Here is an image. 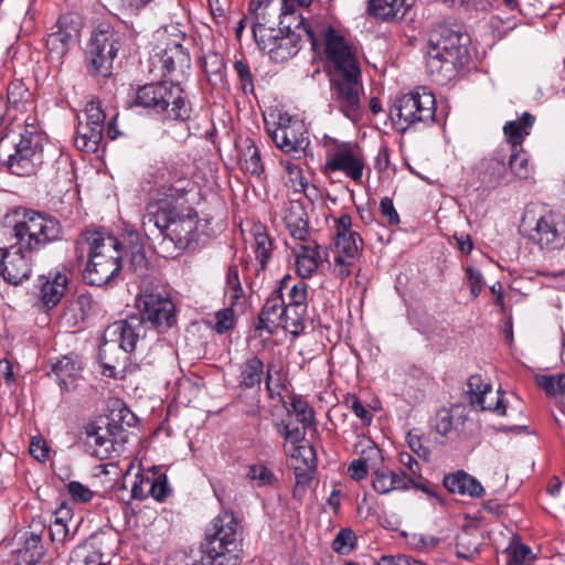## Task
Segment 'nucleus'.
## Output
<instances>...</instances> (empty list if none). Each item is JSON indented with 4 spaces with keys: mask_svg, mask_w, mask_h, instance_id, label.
Returning a JSON list of instances; mask_svg holds the SVG:
<instances>
[{
    "mask_svg": "<svg viewBox=\"0 0 565 565\" xmlns=\"http://www.w3.org/2000/svg\"><path fill=\"white\" fill-rule=\"evenodd\" d=\"M469 38L448 25H438L428 38L426 68L431 79L446 84L467 61Z\"/></svg>",
    "mask_w": 565,
    "mask_h": 565,
    "instance_id": "f257e3e1",
    "label": "nucleus"
},
{
    "mask_svg": "<svg viewBox=\"0 0 565 565\" xmlns=\"http://www.w3.org/2000/svg\"><path fill=\"white\" fill-rule=\"evenodd\" d=\"M156 45L149 57V72L156 76L167 77L181 85L190 75L191 57L183 46L185 33L178 23L159 29L154 33Z\"/></svg>",
    "mask_w": 565,
    "mask_h": 565,
    "instance_id": "f03ea898",
    "label": "nucleus"
},
{
    "mask_svg": "<svg viewBox=\"0 0 565 565\" xmlns=\"http://www.w3.org/2000/svg\"><path fill=\"white\" fill-rule=\"evenodd\" d=\"M13 217L17 243L10 249L0 248V276L12 285H19L29 279L32 273L35 211L19 207Z\"/></svg>",
    "mask_w": 565,
    "mask_h": 565,
    "instance_id": "7ed1b4c3",
    "label": "nucleus"
},
{
    "mask_svg": "<svg viewBox=\"0 0 565 565\" xmlns=\"http://www.w3.org/2000/svg\"><path fill=\"white\" fill-rule=\"evenodd\" d=\"M141 331L142 323L137 316L115 321L105 329L98 354L105 375L124 377Z\"/></svg>",
    "mask_w": 565,
    "mask_h": 565,
    "instance_id": "20e7f679",
    "label": "nucleus"
},
{
    "mask_svg": "<svg viewBox=\"0 0 565 565\" xmlns=\"http://www.w3.org/2000/svg\"><path fill=\"white\" fill-rule=\"evenodd\" d=\"M242 539L238 523L231 512H222L206 530L201 554L209 565H238L242 559Z\"/></svg>",
    "mask_w": 565,
    "mask_h": 565,
    "instance_id": "39448f33",
    "label": "nucleus"
},
{
    "mask_svg": "<svg viewBox=\"0 0 565 565\" xmlns=\"http://www.w3.org/2000/svg\"><path fill=\"white\" fill-rule=\"evenodd\" d=\"M135 103L172 120H186L191 106L181 85L172 82L146 84L138 88Z\"/></svg>",
    "mask_w": 565,
    "mask_h": 565,
    "instance_id": "423d86ee",
    "label": "nucleus"
},
{
    "mask_svg": "<svg viewBox=\"0 0 565 565\" xmlns=\"http://www.w3.org/2000/svg\"><path fill=\"white\" fill-rule=\"evenodd\" d=\"M294 18L298 20L295 29H301L306 33L313 50L318 45L317 33L322 38L324 55L330 66V75L332 73H349L360 70L356 49L339 31L329 25H321L318 31H313L310 24L300 15Z\"/></svg>",
    "mask_w": 565,
    "mask_h": 565,
    "instance_id": "0eeeda50",
    "label": "nucleus"
},
{
    "mask_svg": "<svg viewBox=\"0 0 565 565\" xmlns=\"http://www.w3.org/2000/svg\"><path fill=\"white\" fill-rule=\"evenodd\" d=\"M93 255L84 271V279L92 286L110 282L121 270V244L110 235L104 236L100 244L92 238Z\"/></svg>",
    "mask_w": 565,
    "mask_h": 565,
    "instance_id": "6e6552de",
    "label": "nucleus"
},
{
    "mask_svg": "<svg viewBox=\"0 0 565 565\" xmlns=\"http://www.w3.org/2000/svg\"><path fill=\"white\" fill-rule=\"evenodd\" d=\"M435 105V96L422 88L396 97L392 104L390 116L394 126L404 132L418 122H433Z\"/></svg>",
    "mask_w": 565,
    "mask_h": 565,
    "instance_id": "1a4fd4ad",
    "label": "nucleus"
},
{
    "mask_svg": "<svg viewBox=\"0 0 565 565\" xmlns=\"http://www.w3.org/2000/svg\"><path fill=\"white\" fill-rule=\"evenodd\" d=\"M521 232L541 249L555 250L565 244V223L561 214L548 211L537 217L527 212Z\"/></svg>",
    "mask_w": 565,
    "mask_h": 565,
    "instance_id": "9d476101",
    "label": "nucleus"
},
{
    "mask_svg": "<svg viewBox=\"0 0 565 565\" xmlns=\"http://www.w3.org/2000/svg\"><path fill=\"white\" fill-rule=\"evenodd\" d=\"M332 106L347 118L356 122L362 117L361 70L349 73H332L330 75Z\"/></svg>",
    "mask_w": 565,
    "mask_h": 565,
    "instance_id": "9b49d317",
    "label": "nucleus"
},
{
    "mask_svg": "<svg viewBox=\"0 0 565 565\" xmlns=\"http://www.w3.org/2000/svg\"><path fill=\"white\" fill-rule=\"evenodd\" d=\"M118 50L119 36L113 29L109 26L96 29L86 49L88 71L95 76H110Z\"/></svg>",
    "mask_w": 565,
    "mask_h": 565,
    "instance_id": "f8f14e48",
    "label": "nucleus"
},
{
    "mask_svg": "<svg viewBox=\"0 0 565 565\" xmlns=\"http://www.w3.org/2000/svg\"><path fill=\"white\" fill-rule=\"evenodd\" d=\"M196 220L198 214L192 209L177 213L162 239L153 244L154 252L163 258L179 256L193 241Z\"/></svg>",
    "mask_w": 565,
    "mask_h": 565,
    "instance_id": "ddd939ff",
    "label": "nucleus"
},
{
    "mask_svg": "<svg viewBox=\"0 0 565 565\" xmlns=\"http://www.w3.org/2000/svg\"><path fill=\"white\" fill-rule=\"evenodd\" d=\"M140 317H137L142 323L141 338L145 337L146 324L164 332L177 321L175 308L167 294L158 290H145L139 299Z\"/></svg>",
    "mask_w": 565,
    "mask_h": 565,
    "instance_id": "4468645a",
    "label": "nucleus"
},
{
    "mask_svg": "<svg viewBox=\"0 0 565 565\" xmlns=\"http://www.w3.org/2000/svg\"><path fill=\"white\" fill-rule=\"evenodd\" d=\"M185 193L184 188H169L164 194L167 199L149 202L142 216L141 228L145 236L153 244L162 239L167 233L170 222L177 213L173 211L168 199L178 200Z\"/></svg>",
    "mask_w": 565,
    "mask_h": 565,
    "instance_id": "2eb2a0df",
    "label": "nucleus"
},
{
    "mask_svg": "<svg viewBox=\"0 0 565 565\" xmlns=\"http://www.w3.org/2000/svg\"><path fill=\"white\" fill-rule=\"evenodd\" d=\"M258 47L265 51L269 58L275 62H284L295 56L301 42V35L292 31L290 24L279 21V28L270 32H259L255 38Z\"/></svg>",
    "mask_w": 565,
    "mask_h": 565,
    "instance_id": "dca6fc26",
    "label": "nucleus"
},
{
    "mask_svg": "<svg viewBox=\"0 0 565 565\" xmlns=\"http://www.w3.org/2000/svg\"><path fill=\"white\" fill-rule=\"evenodd\" d=\"M249 12L254 17L253 35L259 36V32H270L279 28V21L292 17L295 4L286 0H250Z\"/></svg>",
    "mask_w": 565,
    "mask_h": 565,
    "instance_id": "f3484780",
    "label": "nucleus"
},
{
    "mask_svg": "<svg viewBox=\"0 0 565 565\" xmlns=\"http://www.w3.org/2000/svg\"><path fill=\"white\" fill-rule=\"evenodd\" d=\"M85 121L78 120L75 146L81 151L95 153L103 140L105 113L97 100H89L85 106Z\"/></svg>",
    "mask_w": 565,
    "mask_h": 565,
    "instance_id": "a211bd4d",
    "label": "nucleus"
},
{
    "mask_svg": "<svg viewBox=\"0 0 565 565\" xmlns=\"http://www.w3.org/2000/svg\"><path fill=\"white\" fill-rule=\"evenodd\" d=\"M126 441L125 430L115 419L106 418L104 425L89 424L86 426L85 443L90 449V454L96 458L104 460L111 457L117 451L115 445Z\"/></svg>",
    "mask_w": 565,
    "mask_h": 565,
    "instance_id": "6ab92c4d",
    "label": "nucleus"
},
{
    "mask_svg": "<svg viewBox=\"0 0 565 565\" xmlns=\"http://www.w3.org/2000/svg\"><path fill=\"white\" fill-rule=\"evenodd\" d=\"M268 132L276 146L294 158H299L309 145L305 125L298 119L280 116L278 126Z\"/></svg>",
    "mask_w": 565,
    "mask_h": 565,
    "instance_id": "aec40b11",
    "label": "nucleus"
},
{
    "mask_svg": "<svg viewBox=\"0 0 565 565\" xmlns=\"http://www.w3.org/2000/svg\"><path fill=\"white\" fill-rule=\"evenodd\" d=\"M363 248V241L359 233H337L333 243V273L340 279H345L352 274L355 262Z\"/></svg>",
    "mask_w": 565,
    "mask_h": 565,
    "instance_id": "412c9836",
    "label": "nucleus"
},
{
    "mask_svg": "<svg viewBox=\"0 0 565 565\" xmlns=\"http://www.w3.org/2000/svg\"><path fill=\"white\" fill-rule=\"evenodd\" d=\"M35 124L25 120L23 130L20 132L19 142L15 143L14 153L10 154L7 160V167L11 173L19 177H30L35 172Z\"/></svg>",
    "mask_w": 565,
    "mask_h": 565,
    "instance_id": "4be33fe9",
    "label": "nucleus"
},
{
    "mask_svg": "<svg viewBox=\"0 0 565 565\" xmlns=\"http://www.w3.org/2000/svg\"><path fill=\"white\" fill-rule=\"evenodd\" d=\"M290 281L291 277L285 276L280 280L279 287L267 298L258 316V323L256 324L257 331H265L268 335H273L280 327L282 316L279 313L284 307H286L282 291L288 288Z\"/></svg>",
    "mask_w": 565,
    "mask_h": 565,
    "instance_id": "5701e85b",
    "label": "nucleus"
},
{
    "mask_svg": "<svg viewBox=\"0 0 565 565\" xmlns=\"http://www.w3.org/2000/svg\"><path fill=\"white\" fill-rule=\"evenodd\" d=\"M327 168L331 171H342L353 181L359 182L363 175V161L358 158L349 145H341L327 160Z\"/></svg>",
    "mask_w": 565,
    "mask_h": 565,
    "instance_id": "b1692460",
    "label": "nucleus"
},
{
    "mask_svg": "<svg viewBox=\"0 0 565 565\" xmlns=\"http://www.w3.org/2000/svg\"><path fill=\"white\" fill-rule=\"evenodd\" d=\"M40 294L38 298L45 311H50L62 300L67 290L68 279L64 274L56 273L47 277L40 276Z\"/></svg>",
    "mask_w": 565,
    "mask_h": 565,
    "instance_id": "393cba45",
    "label": "nucleus"
},
{
    "mask_svg": "<svg viewBox=\"0 0 565 565\" xmlns=\"http://www.w3.org/2000/svg\"><path fill=\"white\" fill-rule=\"evenodd\" d=\"M468 394L472 405L479 406L482 411H492L498 414H504L505 408L502 406V399L497 398L495 404L488 403V395L492 394V386L486 382L479 374L471 375L468 379Z\"/></svg>",
    "mask_w": 565,
    "mask_h": 565,
    "instance_id": "a878e982",
    "label": "nucleus"
},
{
    "mask_svg": "<svg viewBox=\"0 0 565 565\" xmlns=\"http://www.w3.org/2000/svg\"><path fill=\"white\" fill-rule=\"evenodd\" d=\"M82 362L76 355H65L52 364V373L61 388L75 390L81 380Z\"/></svg>",
    "mask_w": 565,
    "mask_h": 565,
    "instance_id": "bb28decb",
    "label": "nucleus"
},
{
    "mask_svg": "<svg viewBox=\"0 0 565 565\" xmlns=\"http://www.w3.org/2000/svg\"><path fill=\"white\" fill-rule=\"evenodd\" d=\"M6 109H14L21 114L35 110V93L23 79L15 78L8 84Z\"/></svg>",
    "mask_w": 565,
    "mask_h": 565,
    "instance_id": "cd10ccee",
    "label": "nucleus"
},
{
    "mask_svg": "<svg viewBox=\"0 0 565 565\" xmlns=\"http://www.w3.org/2000/svg\"><path fill=\"white\" fill-rule=\"evenodd\" d=\"M264 362L256 355L248 358L239 366V385L244 388L258 387L265 379L266 388L270 391V370L265 374Z\"/></svg>",
    "mask_w": 565,
    "mask_h": 565,
    "instance_id": "c85d7f7f",
    "label": "nucleus"
},
{
    "mask_svg": "<svg viewBox=\"0 0 565 565\" xmlns=\"http://www.w3.org/2000/svg\"><path fill=\"white\" fill-rule=\"evenodd\" d=\"M372 487L377 493L387 494L395 490H407L408 481L404 472L382 467L372 472Z\"/></svg>",
    "mask_w": 565,
    "mask_h": 565,
    "instance_id": "c756f323",
    "label": "nucleus"
},
{
    "mask_svg": "<svg viewBox=\"0 0 565 565\" xmlns=\"http://www.w3.org/2000/svg\"><path fill=\"white\" fill-rule=\"evenodd\" d=\"M276 430L279 435L284 437L287 443H290L295 447V451L291 456H305L307 452L313 458V449L310 446L300 445L305 440L306 436V427H299L298 424L292 423L290 419H282L279 423L275 424Z\"/></svg>",
    "mask_w": 565,
    "mask_h": 565,
    "instance_id": "7c9ffc66",
    "label": "nucleus"
},
{
    "mask_svg": "<svg viewBox=\"0 0 565 565\" xmlns=\"http://www.w3.org/2000/svg\"><path fill=\"white\" fill-rule=\"evenodd\" d=\"M444 484L452 493L468 494L473 498L481 497L484 491L482 484L476 478L463 471L445 477Z\"/></svg>",
    "mask_w": 565,
    "mask_h": 565,
    "instance_id": "2f4dec72",
    "label": "nucleus"
},
{
    "mask_svg": "<svg viewBox=\"0 0 565 565\" xmlns=\"http://www.w3.org/2000/svg\"><path fill=\"white\" fill-rule=\"evenodd\" d=\"M290 235L299 241H306L309 235L307 212L302 204L292 202L284 217Z\"/></svg>",
    "mask_w": 565,
    "mask_h": 565,
    "instance_id": "473e14b6",
    "label": "nucleus"
},
{
    "mask_svg": "<svg viewBox=\"0 0 565 565\" xmlns=\"http://www.w3.org/2000/svg\"><path fill=\"white\" fill-rule=\"evenodd\" d=\"M415 0H369L370 11L382 19H402Z\"/></svg>",
    "mask_w": 565,
    "mask_h": 565,
    "instance_id": "72a5a7b5",
    "label": "nucleus"
},
{
    "mask_svg": "<svg viewBox=\"0 0 565 565\" xmlns=\"http://www.w3.org/2000/svg\"><path fill=\"white\" fill-rule=\"evenodd\" d=\"M17 547L12 551L13 565L35 564V533L25 531L15 535Z\"/></svg>",
    "mask_w": 565,
    "mask_h": 565,
    "instance_id": "f704fd0d",
    "label": "nucleus"
},
{
    "mask_svg": "<svg viewBox=\"0 0 565 565\" xmlns=\"http://www.w3.org/2000/svg\"><path fill=\"white\" fill-rule=\"evenodd\" d=\"M535 117L525 111L520 119L507 121L503 126V132L507 140L513 148L521 146L525 136L530 135L534 125Z\"/></svg>",
    "mask_w": 565,
    "mask_h": 565,
    "instance_id": "c9c22d12",
    "label": "nucleus"
},
{
    "mask_svg": "<svg viewBox=\"0 0 565 565\" xmlns=\"http://www.w3.org/2000/svg\"><path fill=\"white\" fill-rule=\"evenodd\" d=\"M535 383L548 396L556 398L561 409L565 408V374H539L535 376Z\"/></svg>",
    "mask_w": 565,
    "mask_h": 565,
    "instance_id": "e433bc0d",
    "label": "nucleus"
},
{
    "mask_svg": "<svg viewBox=\"0 0 565 565\" xmlns=\"http://www.w3.org/2000/svg\"><path fill=\"white\" fill-rule=\"evenodd\" d=\"M481 535L476 529H463L456 537L457 555L469 559L479 553Z\"/></svg>",
    "mask_w": 565,
    "mask_h": 565,
    "instance_id": "4c0bfd02",
    "label": "nucleus"
},
{
    "mask_svg": "<svg viewBox=\"0 0 565 565\" xmlns=\"http://www.w3.org/2000/svg\"><path fill=\"white\" fill-rule=\"evenodd\" d=\"M38 245L60 241L62 238V226L60 222L51 216L38 212Z\"/></svg>",
    "mask_w": 565,
    "mask_h": 565,
    "instance_id": "58836bf2",
    "label": "nucleus"
},
{
    "mask_svg": "<svg viewBox=\"0 0 565 565\" xmlns=\"http://www.w3.org/2000/svg\"><path fill=\"white\" fill-rule=\"evenodd\" d=\"M241 159L243 169L252 174H260L264 166L260 159V153L255 142L250 138H245L242 141Z\"/></svg>",
    "mask_w": 565,
    "mask_h": 565,
    "instance_id": "ea45409f",
    "label": "nucleus"
},
{
    "mask_svg": "<svg viewBox=\"0 0 565 565\" xmlns=\"http://www.w3.org/2000/svg\"><path fill=\"white\" fill-rule=\"evenodd\" d=\"M255 244L256 259L259 262L260 269H265L273 249V243L262 225H255L252 230Z\"/></svg>",
    "mask_w": 565,
    "mask_h": 565,
    "instance_id": "a19ab883",
    "label": "nucleus"
},
{
    "mask_svg": "<svg viewBox=\"0 0 565 565\" xmlns=\"http://www.w3.org/2000/svg\"><path fill=\"white\" fill-rule=\"evenodd\" d=\"M202 67L210 84L216 86L223 83L225 64L220 54L210 52L204 55L202 58Z\"/></svg>",
    "mask_w": 565,
    "mask_h": 565,
    "instance_id": "79ce46f5",
    "label": "nucleus"
},
{
    "mask_svg": "<svg viewBox=\"0 0 565 565\" xmlns=\"http://www.w3.org/2000/svg\"><path fill=\"white\" fill-rule=\"evenodd\" d=\"M307 310H300L295 306H286L279 315L282 316L281 324L294 338L298 337L303 331V316Z\"/></svg>",
    "mask_w": 565,
    "mask_h": 565,
    "instance_id": "37998d69",
    "label": "nucleus"
},
{
    "mask_svg": "<svg viewBox=\"0 0 565 565\" xmlns=\"http://www.w3.org/2000/svg\"><path fill=\"white\" fill-rule=\"evenodd\" d=\"M317 252L309 246H301L297 255V271L301 277H309L318 268Z\"/></svg>",
    "mask_w": 565,
    "mask_h": 565,
    "instance_id": "c03bdc74",
    "label": "nucleus"
},
{
    "mask_svg": "<svg viewBox=\"0 0 565 565\" xmlns=\"http://www.w3.org/2000/svg\"><path fill=\"white\" fill-rule=\"evenodd\" d=\"M105 233L99 231H86L84 232L75 242V254L78 260H84L85 255L87 253L88 260L93 255V244L92 238H96L98 244L103 241Z\"/></svg>",
    "mask_w": 565,
    "mask_h": 565,
    "instance_id": "a18cd8bd",
    "label": "nucleus"
},
{
    "mask_svg": "<svg viewBox=\"0 0 565 565\" xmlns=\"http://www.w3.org/2000/svg\"><path fill=\"white\" fill-rule=\"evenodd\" d=\"M71 40L60 32L51 33L46 39V49L51 61L60 62L68 49Z\"/></svg>",
    "mask_w": 565,
    "mask_h": 565,
    "instance_id": "49530a36",
    "label": "nucleus"
},
{
    "mask_svg": "<svg viewBox=\"0 0 565 565\" xmlns=\"http://www.w3.org/2000/svg\"><path fill=\"white\" fill-rule=\"evenodd\" d=\"M81 26L79 18L74 13L63 14L57 21V32L64 34L71 41L78 36Z\"/></svg>",
    "mask_w": 565,
    "mask_h": 565,
    "instance_id": "de8ad7c7",
    "label": "nucleus"
},
{
    "mask_svg": "<svg viewBox=\"0 0 565 565\" xmlns=\"http://www.w3.org/2000/svg\"><path fill=\"white\" fill-rule=\"evenodd\" d=\"M355 541L356 536L351 529H341L332 542V548L341 555H347L353 550Z\"/></svg>",
    "mask_w": 565,
    "mask_h": 565,
    "instance_id": "09e8293b",
    "label": "nucleus"
},
{
    "mask_svg": "<svg viewBox=\"0 0 565 565\" xmlns=\"http://www.w3.org/2000/svg\"><path fill=\"white\" fill-rule=\"evenodd\" d=\"M288 298L289 302L286 303V306H295L296 308H299L300 310H307V292H308V286L303 281H298L294 286L288 288Z\"/></svg>",
    "mask_w": 565,
    "mask_h": 565,
    "instance_id": "8fccbe9b",
    "label": "nucleus"
},
{
    "mask_svg": "<svg viewBox=\"0 0 565 565\" xmlns=\"http://www.w3.org/2000/svg\"><path fill=\"white\" fill-rule=\"evenodd\" d=\"M170 488L168 486V480L164 475L152 476L150 477L149 483V495H151L156 501L162 502L170 494Z\"/></svg>",
    "mask_w": 565,
    "mask_h": 565,
    "instance_id": "3c124183",
    "label": "nucleus"
},
{
    "mask_svg": "<svg viewBox=\"0 0 565 565\" xmlns=\"http://www.w3.org/2000/svg\"><path fill=\"white\" fill-rule=\"evenodd\" d=\"M371 472H373L376 469L382 468V451L381 449L374 445L369 444L361 452V457L359 458Z\"/></svg>",
    "mask_w": 565,
    "mask_h": 565,
    "instance_id": "603ef678",
    "label": "nucleus"
},
{
    "mask_svg": "<svg viewBox=\"0 0 565 565\" xmlns=\"http://www.w3.org/2000/svg\"><path fill=\"white\" fill-rule=\"evenodd\" d=\"M290 407L291 411L296 414L299 423L305 426H311L313 424V411L309 407L307 402L300 397H294L291 399Z\"/></svg>",
    "mask_w": 565,
    "mask_h": 565,
    "instance_id": "864d4df0",
    "label": "nucleus"
},
{
    "mask_svg": "<svg viewBox=\"0 0 565 565\" xmlns=\"http://www.w3.org/2000/svg\"><path fill=\"white\" fill-rule=\"evenodd\" d=\"M247 477L256 482L257 487L270 486L275 480L274 473L263 465L250 466L247 471Z\"/></svg>",
    "mask_w": 565,
    "mask_h": 565,
    "instance_id": "5fc2aeb1",
    "label": "nucleus"
},
{
    "mask_svg": "<svg viewBox=\"0 0 565 565\" xmlns=\"http://www.w3.org/2000/svg\"><path fill=\"white\" fill-rule=\"evenodd\" d=\"M509 167L511 171L519 178L525 179L529 177V161L525 153L520 152L516 148H513V152L509 159Z\"/></svg>",
    "mask_w": 565,
    "mask_h": 565,
    "instance_id": "6e6d98bb",
    "label": "nucleus"
},
{
    "mask_svg": "<svg viewBox=\"0 0 565 565\" xmlns=\"http://www.w3.org/2000/svg\"><path fill=\"white\" fill-rule=\"evenodd\" d=\"M93 300L89 295L81 294L77 298L71 303L70 310L74 312L75 321H84L87 317L88 312L92 310Z\"/></svg>",
    "mask_w": 565,
    "mask_h": 565,
    "instance_id": "4d7b16f0",
    "label": "nucleus"
},
{
    "mask_svg": "<svg viewBox=\"0 0 565 565\" xmlns=\"http://www.w3.org/2000/svg\"><path fill=\"white\" fill-rule=\"evenodd\" d=\"M507 553L509 564L526 565L533 558L532 550L523 544L516 545L511 550H508Z\"/></svg>",
    "mask_w": 565,
    "mask_h": 565,
    "instance_id": "13d9d810",
    "label": "nucleus"
},
{
    "mask_svg": "<svg viewBox=\"0 0 565 565\" xmlns=\"http://www.w3.org/2000/svg\"><path fill=\"white\" fill-rule=\"evenodd\" d=\"M465 271L470 288V294L472 298L476 299L484 287V277L480 270L472 266H467Z\"/></svg>",
    "mask_w": 565,
    "mask_h": 565,
    "instance_id": "bf43d9fd",
    "label": "nucleus"
},
{
    "mask_svg": "<svg viewBox=\"0 0 565 565\" xmlns=\"http://www.w3.org/2000/svg\"><path fill=\"white\" fill-rule=\"evenodd\" d=\"M234 70L239 78L242 90L245 94L253 93L254 82L249 66L245 64L243 61H236L234 63Z\"/></svg>",
    "mask_w": 565,
    "mask_h": 565,
    "instance_id": "052dcab7",
    "label": "nucleus"
},
{
    "mask_svg": "<svg viewBox=\"0 0 565 565\" xmlns=\"http://www.w3.org/2000/svg\"><path fill=\"white\" fill-rule=\"evenodd\" d=\"M435 422V429L441 436H447L456 428L454 416L446 408L437 412Z\"/></svg>",
    "mask_w": 565,
    "mask_h": 565,
    "instance_id": "680f3d73",
    "label": "nucleus"
},
{
    "mask_svg": "<svg viewBox=\"0 0 565 565\" xmlns=\"http://www.w3.org/2000/svg\"><path fill=\"white\" fill-rule=\"evenodd\" d=\"M68 493L75 502L86 503L93 499V491L78 481H71L67 484Z\"/></svg>",
    "mask_w": 565,
    "mask_h": 565,
    "instance_id": "e2e57ef3",
    "label": "nucleus"
},
{
    "mask_svg": "<svg viewBox=\"0 0 565 565\" xmlns=\"http://www.w3.org/2000/svg\"><path fill=\"white\" fill-rule=\"evenodd\" d=\"M214 330L223 334L234 327V315L232 309H222L215 315Z\"/></svg>",
    "mask_w": 565,
    "mask_h": 565,
    "instance_id": "0e129e2a",
    "label": "nucleus"
},
{
    "mask_svg": "<svg viewBox=\"0 0 565 565\" xmlns=\"http://www.w3.org/2000/svg\"><path fill=\"white\" fill-rule=\"evenodd\" d=\"M399 462L407 468L408 472L404 476L407 478L408 487L414 483L415 479L420 477L419 465L416 459L408 452L399 454Z\"/></svg>",
    "mask_w": 565,
    "mask_h": 565,
    "instance_id": "69168bd1",
    "label": "nucleus"
},
{
    "mask_svg": "<svg viewBox=\"0 0 565 565\" xmlns=\"http://www.w3.org/2000/svg\"><path fill=\"white\" fill-rule=\"evenodd\" d=\"M150 477L142 473H137L136 479L131 486V498L136 500H143L149 495L148 489Z\"/></svg>",
    "mask_w": 565,
    "mask_h": 565,
    "instance_id": "338daca9",
    "label": "nucleus"
},
{
    "mask_svg": "<svg viewBox=\"0 0 565 565\" xmlns=\"http://www.w3.org/2000/svg\"><path fill=\"white\" fill-rule=\"evenodd\" d=\"M407 443L409 448L420 458L428 460L430 451L429 449L423 444L422 438L419 435L411 431L407 435Z\"/></svg>",
    "mask_w": 565,
    "mask_h": 565,
    "instance_id": "774afa93",
    "label": "nucleus"
}]
</instances>
